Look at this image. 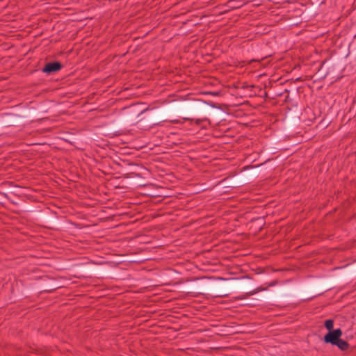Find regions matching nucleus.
<instances>
[{"label": "nucleus", "instance_id": "f257e3e1", "mask_svg": "<svg viewBox=\"0 0 356 356\" xmlns=\"http://www.w3.org/2000/svg\"><path fill=\"white\" fill-rule=\"evenodd\" d=\"M342 331L341 329L338 328L328 332V333L324 336L323 340L326 343H331L332 345H334V343H336L337 341L340 339Z\"/></svg>", "mask_w": 356, "mask_h": 356}, {"label": "nucleus", "instance_id": "f03ea898", "mask_svg": "<svg viewBox=\"0 0 356 356\" xmlns=\"http://www.w3.org/2000/svg\"><path fill=\"white\" fill-rule=\"evenodd\" d=\"M62 64L58 61L47 63L42 72L47 74H52L58 72L62 68Z\"/></svg>", "mask_w": 356, "mask_h": 356}, {"label": "nucleus", "instance_id": "7ed1b4c3", "mask_svg": "<svg viewBox=\"0 0 356 356\" xmlns=\"http://www.w3.org/2000/svg\"><path fill=\"white\" fill-rule=\"evenodd\" d=\"M334 346H337L341 350H346L349 348V344L346 341L339 339Z\"/></svg>", "mask_w": 356, "mask_h": 356}, {"label": "nucleus", "instance_id": "20e7f679", "mask_svg": "<svg viewBox=\"0 0 356 356\" xmlns=\"http://www.w3.org/2000/svg\"><path fill=\"white\" fill-rule=\"evenodd\" d=\"M262 290H263V289L261 287H258L255 290L248 292V293H246L245 295H243L241 297H238V299L241 300V299L247 298L250 297V296L256 293L257 292L261 291Z\"/></svg>", "mask_w": 356, "mask_h": 356}, {"label": "nucleus", "instance_id": "39448f33", "mask_svg": "<svg viewBox=\"0 0 356 356\" xmlns=\"http://www.w3.org/2000/svg\"><path fill=\"white\" fill-rule=\"evenodd\" d=\"M334 321L332 319H327L325 321V327L328 330L329 332L333 330Z\"/></svg>", "mask_w": 356, "mask_h": 356}, {"label": "nucleus", "instance_id": "423d86ee", "mask_svg": "<svg viewBox=\"0 0 356 356\" xmlns=\"http://www.w3.org/2000/svg\"><path fill=\"white\" fill-rule=\"evenodd\" d=\"M202 121H203L202 120L197 119V120H195V124L199 125V124H200L202 123Z\"/></svg>", "mask_w": 356, "mask_h": 356}, {"label": "nucleus", "instance_id": "0eeeda50", "mask_svg": "<svg viewBox=\"0 0 356 356\" xmlns=\"http://www.w3.org/2000/svg\"><path fill=\"white\" fill-rule=\"evenodd\" d=\"M170 122L174 124H177L179 121L178 120H171Z\"/></svg>", "mask_w": 356, "mask_h": 356}, {"label": "nucleus", "instance_id": "6e6552de", "mask_svg": "<svg viewBox=\"0 0 356 356\" xmlns=\"http://www.w3.org/2000/svg\"><path fill=\"white\" fill-rule=\"evenodd\" d=\"M184 120H191V121H194V119H191V118H184Z\"/></svg>", "mask_w": 356, "mask_h": 356}]
</instances>
